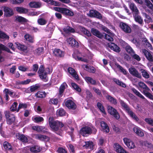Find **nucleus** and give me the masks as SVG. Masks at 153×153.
<instances>
[{"instance_id": "nucleus-1", "label": "nucleus", "mask_w": 153, "mask_h": 153, "mask_svg": "<svg viewBox=\"0 0 153 153\" xmlns=\"http://www.w3.org/2000/svg\"><path fill=\"white\" fill-rule=\"evenodd\" d=\"M52 71L50 70L48 68L44 69V67L43 65H41L38 71L40 77L44 81L46 82L48 80V78L47 76V74H50Z\"/></svg>"}, {"instance_id": "nucleus-2", "label": "nucleus", "mask_w": 153, "mask_h": 153, "mask_svg": "<svg viewBox=\"0 0 153 153\" xmlns=\"http://www.w3.org/2000/svg\"><path fill=\"white\" fill-rule=\"evenodd\" d=\"M49 125L51 129L56 131L59 129L60 128L62 127L63 125L57 120H54L53 117H50L49 119Z\"/></svg>"}, {"instance_id": "nucleus-3", "label": "nucleus", "mask_w": 153, "mask_h": 153, "mask_svg": "<svg viewBox=\"0 0 153 153\" xmlns=\"http://www.w3.org/2000/svg\"><path fill=\"white\" fill-rule=\"evenodd\" d=\"M97 130L93 126H85L82 128L80 130V133L83 136H87V134H91V133L95 134Z\"/></svg>"}, {"instance_id": "nucleus-4", "label": "nucleus", "mask_w": 153, "mask_h": 153, "mask_svg": "<svg viewBox=\"0 0 153 153\" xmlns=\"http://www.w3.org/2000/svg\"><path fill=\"white\" fill-rule=\"evenodd\" d=\"M4 113L7 124L11 125L14 123L15 120V116L13 114L10 113L8 111H5Z\"/></svg>"}, {"instance_id": "nucleus-5", "label": "nucleus", "mask_w": 153, "mask_h": 153, "mask_svg": "<svg viewBox=\"0 0 153 153\" xmlns=\"http://www.w3.org/2000/svg\"><path fill=\"white\" fill-rule=\"evenodd\" d=\"M108 113L113 116L116 119H119V114L115 109L111 106H109L108 107Z\"/></svg>"}, {"instance_id": "nucleus-6", "label": "nucleus", "mask_w": 153, "mask_h": 153, "mask_svg": "<svg viewBox=\"0 0 153 153\" xmlns=\"http://www.w3.org/2000/svg\"><path fill=\"white\" fill-rule=\"evenodd\" d=\"M29 149H30L32 152L37 153L40 152L41 149L39 146L36 145L33 146L31 147L27 146L24 148L25 150H28Z\"/></svg>"}, {"instance_id": "nucleus-7", "label": "nucleus", "mask_w": 153, "mask_h": 153, "mask_svg": "<svg viewBox=\"0 0 153 153\" xmlns=\"http://www.w3.org/2000/svg\"><path fill=\"white\" fill-rule=\"evenodd\" d=\"M1 50L5 51L7 52L12 53L9 49L5 46L0 43V62L4 60V58L2 56Z\"/></svg>"}, {"instance_id": "nucleus-8", "label": "nucleus", "mask_w": 153, "mask_h": 153, "mask_svg": "<svg viewBox=\"0 0 153 153\" xmlns=\"http://www.w3.org/2000/svg\"><path fill=\"white\" fill-rule=\"evenodd\" d=\"M3 93L4 97L5 98V100L7 101L9 100L8 95L10 97H13L15 94L11 90L7 88L4 89L3 91Z\"/></svg>"}, {"instance_id": "nucleus-9", "label": "nucleus", "mask_w": 153, "mask_h": 153, "mask_svg": "<svg viewBox=\"0 0 153 153\" xmlns=\"http://www.w3.org/2000/svg\"><path fill=\"white\" fill-rule=\"evenodd\" d=\"M120 27L122 30L126 33H130L131 32V29L126 24L121 22L120 23Z\"/></svg>"}, {"instance_id": "nucleus-10", "label": "nucleus", "mask_w": 153, "mask_h": 153, "mask_svg": "<svg viewBox=\"0 0 153 153\" xmlns=\"http://www.w3.org/2000/svg\"><path fill=\"white\" fill-rule=\"evenodd\" d=\"M133 130L137 135L140 137L144 136L143 131L137 126H135L133 128Z\"/></svg>"}, {"instance_id": "nucleus-11", "label": "nucleus", "mask_w": 153, "mask_h": 153, "mask_svg": "<svg viewBox=\"0 0 153 153\" xmlns=\"http://www.w3.org/2000/svg\"><path fill=\"white\" fill-rule=\"evenodd\" d=\"M73 56L76 60L81 61L84 62H87V59L80 53H78L76 55L73 54Z\"/></svg>"}, {"instance_id": "nucleus-12", "label": "nucleus", "mask_w": 153, "mask_h": 153, "mask_svg": "<svg viewBox=\"0 0 153 153\" xmlns=\"http://www.w3.org/2000/svg\"><path fill=\"white\" fill-rule=\"evenodd\" d=\"M67 43L70 46L77 47L79 46L78 43L72 38H69L67 40Z\"/></svg>"}, {"instance_id": "nucleus-13", "label": "nucleus", "mask_w": 153, "mask_h": 153, "mask_svg": "<svg viewBox=\"0 0 153 153\" xmlns=\"http://www.w3.org/2000/svg\"><path fill=\"white\" fill-rule=\"evenodd\" d=\"M66 106L69 109H74L76 108L75 103L71 100H68L65 102Z\"/></svg>"}, {"instance_id": "nucleus-14", "label": "nucleus", "mask_w": 153, "mask_h": 153, "mask_svg": "<svg viewBox=\"0 0 153 153\" xmlns=\"http://www.w3.org/2000/svg\"><path fill=\"white\" fill-rule=\"evenodd\" d=\"M89 15L91 17H96L99 19L102 18V16L100 13L94 10H91L90 11Z\"/></svg>"}, {"instance_id": "nucleus-15", "label": "nucleus", "mask_w": 153, "mask_h": 153, "mask_svg": "<svg viewBox=\"0 0 153 153\" xmlns=\"http://www.w3.org/2000/svg\"><path fill=\"white\" fill-rule=\"evenodd\" d=\"M4 14L6 17H10L12 16L13 13V10L6 7H4Z\"/></svg>"}, {"instance_id": "nucleus-16", "label": "nucleus", "mask_w": 153, "mask_h": 153, "mask_svg": "<svg viewBox=\"0 0 153 153\" xmlns=\"http://www.w3.org/2000/svg\"><path fill=\"white\" fill-rule=\"evenodd\" d=\"M130 73L133 76L139 78H141V76L136 69L133 68H130L129 69Z\"/></svg>"}, {"instance_id": "nucleus-17", "label": "nucleus", "mask_w": 153, "mask_h": 153, "mask_svg": "<svg viewBox=\"0 0 153 153\" xmlns=\"http://www.w3.org/2000/svg\"><path fill=\"white\" fill-rule=\"evenodd\" d=\"M34 136L35 138L41 140L48 141L49 140V138L48 137L44 135L38 134L34 135Z\"/></svg>"}, {"instance_id": "nucleus-18", "label": "nucleus", "mask_w": 153, "mask_h": 153, "mask_svg": "<svg viewBox=\"0 0 153 153\" xmlns=\"http://www.w3.org/2000/svg\"><path fill=\"white\" fill-rule=\"evenodd\" d=\"M143 52L148 60L150 62L153 61V58L150 52L146 49H143Z\"/></svg>"}, {"instance_id": "nucleus-19", "label": "nucleus", "mask_w": 153, "mask_h": 153, "mask_svg": "<svg viewBox=\"0 0 153 153\" xmlns=\"http://www.w3.org/2000/svg\"><path fill=\"white\" fill-rule=\"evenodd\" d=\"M68 72L76 80H79V76L76 74V71L72 68L70 67L68 69Z\"/></svg>"}, {"instance_id": "nucleus-20", "label": "nucleus", "mask_w": 153, "mask_h": 153, "mask_svg": "<svg viewBox=\"0 0 153 153\" xmlns=\"http://www.w3.org/2000/svg\"><path fill=\"white\" fill-rule=\"evenodd\" d=\"M15 45H16V47L19 50L24 52H26L27 51V47L24 45H22L18 42H15Z\"/></svg>"}, {"instance_id": "nucleus-21", "label": "nucleus", "mask_w": 153, "mask_h": 153, "mask_svg": "<svg viewBox=\"0 0 153 153\" xmlns=\"http://www.w3.org/2000/svg\"><path fill=\"white\" fill-rule=\"evenodd\" d=\"M109 46L110 49L118 53L120 52V48L114 43H111Z\"/></svg>"}, {"instance_id": "nucleus-22", "label": "nucleus", "mask_w": 153, "mask_h": 153, "mask_svg": "<svg viewBox=\"0 0 153 153\" xmlns=\"http://www.w3.org/2000/svg\"><path fill=\"white\" fill-rule=\"evenodd\" d=\"M130 7L134 13L137 15L139 13V11L136 6L134 3H131L129 5Z\"/></svg>"}, {"instance_id": "nucleus-23", "label": "nucleus", "mask_w": 153, "mask_h": 153, "mask_svg": "<svg viewBox=\"0 0 153 153\" xmlns=\"http://www.w3.org/2000/svg\"><path fill=\"white\" fill-rule=\"evenodd\" d=\"M17 138L23 142H27L28 141L27 137L23 134H18L16 135Z\"/></svg>"}, {"instance_id": "nucleus-24", "label": "nucleus", "mask_w": 153, "mask_h": 153, "mask_svg": "<svg viewBox=\"0 0 153 153\" xmlns=\"http://www.w3.org/2000/svg\"><path fill=\"white\" fill-rule=\"evenodd\" d=\"M100 125L104 132L106 133L109 132L110 131L109 128L107 124L105 122L101 121L100 122Z\"/></svg>"}, {"instance_id": "nucleus-25", "label": "nucleus", "mask_w": 153, "mask_h": 153, "mask_svg": "<svg viewBox=\"0 0 153 153\" xmlns=\"http://www.w3.org/2000/svg\"><path fill=\"white\" fill-rule=\"evenodd\" d=\"M67 85L65 82H63L61 85L59 90V96L61 97L65 88L67 87Z\"/></svg>"}, {"instance_id": "nucleus-26", "label": "nucleus", "mask_w": 153, "mask_h": 153, "mask_svg": "<svg viewBox=\"0 0 153 153\" xmlns=\"http://www.w3.org/2000/svg\"><path fill=\"white\" fill-rule=\"evenodd\" d=\"M92 33L97 37L101 38L103 37V35L97 30L92 28L91 30Z\"/></svg>"}, {"instance_id": "nucleus-27", "label": "nucleus", "mask_w": 153, "mask_h": 153, "mask_svg": "<svg viewBox=\"0 0 153 153\" xmlns=\"http://www.w3.org/2000/svg\"><path fill=\"white\" fill-rule=\"evenodd\" d=\"M30 6L31 7L38 8L41 7V4L39 2H31L29 4Z\"/></svg>"}, {"instance_id": "nucleus-28", "label": "nucleus", "mask_w": 153, "mask_h": 153, "mask_svg": "<svg viewBox=\"0 0 153 153\" xmlns=\"http://www.w3.org/2000/svg\"><path fill=\"white\" fill-rule=\"evenodd\" d=\"M16 10L21 13H26L28 12V10L22 7H15Z\"/></svg>"}, {"instance_id": "nucleus-29", "label": "nucleus", "mask_w": 153, "mask_h": 153, "mask_svg": "<svg viewBox=\"0 0 153 153\" xmlns=\"http://www.w3.org/2000/svg\"><path fill=\"white\" fill-rule=\"evenodd\" d=\"M54 54L57 56L62 57L64 56V53L60 50L55 49L53 51Z\"/></svg>"}, {"instance_id": "nucleus-30", "label": "nucleus", "mask_w": 153, "mask_h": 153, "mask_svg": "<svg viewBox=\"0 0 153 153\" xmlns=\"http://www.w3.org/2000/svg\"><path fill=\"white\" fill-rule=\"evenodd\" d=\"M128 114L134 120H135L136 121L138 122L139 123H140L139 121V119L137 116L133 113L131 110L128 111Z\"/></svg>"}, {"instance_id": "nucleus-31", "label": "nucleus", "mask_w": 153, "mask_h": 153, "mask_svg": "<svg viewBox=\"0 0 153 153\" xmlns=\"http://www.w3.org/2000/svg\"><path fill=\"white\" fill-rule=\"evenodd\" d=\"M120 102L123 109H125L128 113V111H131L130 108L128 107L127 104L122 100H120Z\"/></svg>"}, {"instance_id": "nucleus-32", "label": "nucleus", "mask_w": 153, "mask_h": 153, "mask_svg": "<svg viewBox=\"0 0 153 153\" xmlns=\"http://www.w3.org/2000/svg\"><path fill=\"white\" fill-rule=\"evenodd\" d=\"M45 2H47L49 4L56 6H60V4L59 2L53 0H44Z\"/></svg>"}, {"instance_id": "nucleus-33", "label": "nucleus", "mask_w": 153, "mask_h": 153, "mask_svg": "<svg viewBox=\"0 0 153 153\" xmlns=\"http://www.w3.org/2000/svg\"><path fill=\"white\" fill-rule=\"evenodd\" d=\"M83 67L89 72L94 73L95 72V68L93 67L84 65L83 66Z\"/></svg>"}, {"instance_id": "nucleus-34", "label": "nucleus", "mask_w": 153, "mask_h": 153, "mask_svg": "<svg viewBox=\"0 0 153 153\" xmlns=\"http://www.w3.org/2000/svg\"><path fill=\"white\" fill-rule=\"evenodd\" d=\"M138 85L140 87L144 90V91H149L150 90L149 88L147 87L146 85L143 82H139L138 83Z\"/></svg>"}, {"instance_id": "nucleus-35", "label": "nucleus", "mask_w": 153, "mask_h": 153, "mask_svg": "<svg viewBox=\"0 0 153 153\" xmlns=\"http://www.w3.org/2000/svg\"><path fill=\"white\" fill-rule=\"evenodd\" d=\"M32 119L34 122L36 123L42 122L44 120L43 118L39 116L33 117H32Z\"/></svg>"}, {"instance_id": "nucleus-36", "label": "nucleus", "mask_w": 153, "mask_h": 153, "mask_svg": "<svg viewBox=\"0 0 153 153\" xmlns=\"http://www.w3.org/2000/svg\"><path fill=\"white\" fill-rule=\"evenodd\" d=\"M25 39L30 42L33 43L34 42V38L29 34H26L24 36Z\"/></svg>"}, {"instance_id": "nucleus-37", "label": "nucleus", "mask_w": 153, "mask_h": 153, "mask_svg": "<svg viewBox=\"0 0 153 153\" xmlns=\"http://www.w3.org/2000/svg\"><path fill=\"white\" fill-rule=\"evenodd\" d=\"M106 98L111 103L116 105L117 103V101L116 99L110 95H108L106 96Z\"/></svg>"}, {"instance_id": "nucleus-38", "label": "nucleus", "mask_w": 153, "mask_h": 153, "mask_svg": "<svg viewBox=\"0 0 153 153\" xmlns=\"http://www.w3.org/2000/svg\"><path fill=\"white\" fill-rule=\"evenodd\" d=\"M79 29L81 31L83 32L87 36H91V34L90 32L86 29L85 28L82 26H80L79 27Z\"/></svg>"}, {"instance_id": "nucleus-39", "label": "nucleus", "mask_w": 153, "mask_h": 153, "mask_svg": "<svg viewBox=\"0 0 153 153\" xmlns=\"http://www.w3.org/2000/svg\"><path fill=\"white\" fill-rule=\"evenodd\" d=\"M63 30L66 33H68L70 32L74 33L75 32L74 29L69 26H67L66 27L64 28Z\"/></svg>"}, {"instance_id": "nucleus-40", "label": "nucleus", "mask_w": 153, "mask_h": 153, "mask_svg": "<svg viewBox=\"0 0 153 153\" xmlns=\"http://www.w3.org/2000/svg\"><path fill=\"white\" fill-rule=\"evenodd\" d=\"M132 91L137 96L143 99H145V97L144 96H143L137 90L135 89L134 88H132L131 89Z\"/></svg>"}, {"instance_id": "nucleus-41", "label": "nucleus", "mask_w": 153, "mask_h": 153, "mask_svg": "<svg viewBox=\"0 0 153 153\" xmlns=\"http://www.w3.org/2000/svg\"><path fill=\"white\" fill-rule=\"evenodd\" d=\"M37 22L39 25H43L47 24V21L44 18H40L38 19Z\"/></svg>"}, {"instance_id": "nucleus-42", "label": "nucleus", "mask_w": 153, "mask_h": 153, "mask_svg": "<svg viewBox=\"0 0 153 153\" xmlns=\"http://www.w3.org/2000/svg\"><path fill=\"white\" fill-rule=\"evenodd\" d=\"M56 114L60 116H63L65 115L66 112L63 109L60 108L57 110Z\"/></svg>"}, {"instance_id": "nucleus-43", "label": "nucleus", "mask_w": 153, "mask_h": 153, "mask_svg": "<svg viewBox=\"0 0 153 153\" xmlns=\"http://www.w3.org/2000/svg\"><path fill=\"white\" fill-rule=\"evenodd\" d=\"M85 79L88 83H90L93 85L96 84L95 81L91 78L89 77H86Z\"/></svg>"}, {"instance_id": "nucleus-44", "label": "nucleus", "mask_w": 153, "mask_h": 153, "mask_svg": "<svg viewBox=\"0 0 153 153\" xmlns=\"http://www.w3.org/2000/svg\"><path fill=\"white\" fill-rule=\"evenodd\" d=\"M114 147L115 151L118 153H119L121 150L123 148L121 146L117 143L114 144Z\"/></svg>"}, {"instance_id": "nucleus-45", "label": "nucleus", "mask_w": 153, "mask_h": 153, "mask_svg": "<svg viewBox=\"0 0 153 153\" xmlns=\"http://www.w3.org/2000/svg\"><path fill=\"white\" fill-rule=\"evenodd\" d=\"M134 19L136 22H138L141 25H142L143 23V20L140 16L135 15L134 16Z\"/></svg>"}, {"instance_id": "nucleus-46", "label": "nucleus", "mask_w": 153, "mask_h": 153, "mask_svg": "<svg viewBox=\"0 0 153 153\" xmlns=\"http://www.w3.org/2000/svg\"><path fill=\"white\" fill-rule=\"evenodd\" d=\"M54 26L53 25L52 23H49L47 26L46 30L48 31H50L51 33L54 29Z\"/></svg>"}, {"instance_id": "nucleus-47", "label": "nucleus", "mask_w": 153, "mask_h": 153, "mask_svg": "<svg viewBox=\"0 0 153 153\" xmlns=\"http://www.w3.org/2000/svg\"><path fill=\"white\" fill-rule=\"evenodd\" d=\"M144 1L147 6L153 12V5L149 0H144Z\"/></svg>"}, {"instance_id": "nucleus-48", "label": "nucleus", "mask_w": 153, "mask_h": 153, "mask_svg": "<svg viewBox=\"0 0 153 153\" xmlns=\"http://www.w3.org/2000/svg\"><path fill=\"white\" fill-rule=\"evenodd\" d=\"M46 95V94L44 91H39L35 95L37 97L43 98L45 97Z\"/></svg>"}, {"instance_id": "nucleus-49", "label": "nucleus", "mask_w": 153, "mask_h": 153, "mask_svg": "<svg viewBox=\"0 0 153 153\" xmlns=\"http://www.w3.org/2000/svg\"><path fill=\"white\" fill-rule=\"evenodd\" d=\"M97 106L100 111L105 114H106L104 108L102 105L100 103L98 102L97 103Z\"/></svg>"}, {"instance_id": "nucleus-50", "label": "nucleus", "mask_w": 153, "mask_h": 153, "mask_svg": "<svg viewBox=\"0 0 153 153\" xmlns=\"http://www.w3.org/2000/svg\"><path fill=\"white\" fill-rule=\"evenodd\" d=\"M93 143L91 141H88L85 142V144L84 145L83 147L87 149H91L93 147Z\"/></svg>"}, {"instance_id": "nucleus-51", "label": "nucleus", "mask_w": 153, "mask_h": 153, "mask_svg": "<svg viewBox=\"0 0 153 153\" xmlns=\"http://www.w3.org/2000/svg\"><path fill=\"white\" fill-rule=\"evenodd\" d=\"M3 146L4 148L6 150H11L12 149V147L11 145L6 141L4 142Z\"/></svg>"}, {"instance_id": "nucleus-52", "label": "nucleus", "mask_w": 153, "mask_h": 153, "mask_svg": "<svg viewBox=\"0 0 153 153\" xmlns=\"http://www.w3.org/2000/svg\"><path fill=\"white\" fill-rule=\"evenodd\" d=\"M32 128L33 130H35L37 132H40L44 129L42 126H33Z\"/></svg>"}, {"instance_id": "nucleus-53", "label": "nucleus", "mask_w": 153, "mask_h": 153, "mask_svg": "<svg viewBox=\"0 0 153 153\" xmlns=\"http://www.w3.org/2000/svg\"><path fill=\"white\" fill-rule=\"evenodd\" d=\"M71 85L72 87L77 91L80 92L81 91V89L75 83L72 82Z\"/></svg>"}, {"instance_id": "nucleus-54", "label": "nucleus", "mask_w": 153, "mask_h": 153, "mask_svg": "<svg viewBox=\"0 0 153 153\" xmlns=\"http://www.w3.org/2000/svg\"><path fill=\"white\" fill-rule=\"evenodd\" d=\"M0 38L8 39L9 38V37L5 33L0 31Z\"/></svg>"}, {"instance_id": "nucleus-55", "label": "nucleus", "mask_w": 153, "mask_h": 153, "mask_svg": "<svg viewBox=\"0 0 153 153\" xmlns=\"http://www.w3.org/2000/svg\"><path fill=\"white\" fill-rule=\"evenodd\" d=\"M126 49L127 52L130 54L131 55L134 52L131 48L129 45L126 46Z\"/></svg>"}, {"instance_id": "nucleus-56", "label": "nucleus", "mask_w": 153, "mask_h": 153, "mask_svg": "<svg viewBox=\"0 0 153 153\" xmlns=\"http://www.w3.org/2000/svg\"><path fill=\"white\" fill-rule=\"evenodd\" d=\"M113 81L117 84L123 87H126V85L124 83L120 81L119 80L116 79H114Z\"/></svg>"}, {"instance_id": "nucleus-57", "label": "nucleus", "mask_w": 153, "mask_h": 153, "mask_svg": "<svg viewBox=\"0 0 153 153\" xmlns=\"http://www.w3.org/2000/svg\"><path fill=\"white\" fill-rule=\"evenodd\" d=\"M43 48H39L35 50V53L38 55H40L43 53Z\"/></svg>"}, {"instance_id": "nucleus-58", "label": "nucleus", "mask_w": 153, "mask_h": 153, "mask_svg": "<svg viewBox=\"0 0 153 153\" xmlns=\"http://www.w3.org/2000/svg\"><path fill=\"white\" fill-rule=\"evenodd\" d=\"M129 149H132L135 148V146L134 142L132 140L126 146Z\"/></svg>"}, {"instance_id": "nucleus-59", "label": "nucleus", "mask_w": 153, "mask_h": 153, "mask_svg": "<svg viewBox=\"0 0 153 153\" xmlns=\"http://www.w3.org/2000/svg\"><path fill=\"white\" fill-rule=\"evenodd\" d=\"M63 13L71 16H73L74 14L72 12L65 8H64Z\"/></svg>"}, {"instance_id": "nucleus-60", "label": "nucleus", "mask_w": 153, "mask_h": 153, "mask_svg": "<svg viewBox=\"0 0 153 153\" xmlns=\"http://www.w3.org/2000/svg\"><path fill=\"white\" fill-rule=\"evenodd\" d=\"M146 96L150 99L153 100V96L146 91H143V93Z\"/></svg>"}, {"instance_id": "nucleus-61", "label": "nucleus", "mask_w": 153, "mask_h": 153, "mask_svg": "<svg viewBox=\"0 0 153 153\" xmlns=\"http://www.w3.org/2000/svg\"><path fill=\"white\" fill-rule=\"evenodd\" d=\"M141 73L143 76L146 78H148L149 77V75L148 73L144 70L141 71Z\"/></svg>"}, {"instance_id": "nucleus-62", "label": "nucleus", "mask_w": 153, "mask_h": 153, "mask_svg": "<svg viewBox=\"0 0 153 153\" xmlns=\"http://www.w3.org/2000/svg\"><path fill=\"white\" fill-rule=\"evenodd\" d=\"M16 20L20 22H27V21L26 19L21 16H18Z\"/></svg>"}, {"instance_id": "nucleus-63", "label": "nucleus", "mask_w": 153, "mask_h": 153, "mask_svg": "<svg viewBox=\"0 0 153 153\" xmlns=\"http://www.w3.org/2000/svg\"><path fill=\"white\" fill-rule=\"evenodd\" d=\"M145 121L148 124L153 126V119L151 118H146L145 119Z\"/></svg>"}, {"instance_id": "nucleus-64", "label": "nucleus", "mask_w": 153, "mask_h": 153, "mask_svg": "<svg viewBox=\"0 0 153 153\" xmlns=\"http://www.w3.org/2000/svg\"><path fill=\"white\" fill-rule=\"evenodd\" d=\"M57 152L58 153H67V151L65 149L63 148L62 147H59L58 150Z\"/></svg>"}]
</instances>
